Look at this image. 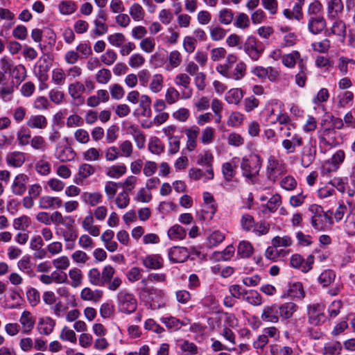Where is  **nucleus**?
Returning a JSON list of instances; mask_svg holds the SVG:
<instances>
[{"label":"nucleus","instance_id":"nucleus-40","mask_svg":"<svg viewBox=\"0 0 355 355\" xmlns=\"http://www.w3.org/2000/svg\"><path fill=\"white\" fill-rule=\"evenodd\" d=\"M164 87V77L160 73L154 74L149 83L150 90L155 94L160 92Z\"/></svg>","mask_w":355,"mask_h":355},{"label":"nucleus","instance_id":"nucleus-34","mask_svg":"<svg viewBox=\"0 0 355 355\" xmlns=\"http://www.w3.org/2000/svg\"><path fill=\"white\" fill-rule=\"evenodd\" d=\"M85 87L84 84L79 81H76L69 85L68 92L73 100L81 98V95L85 92Z\"/></svg>","mask_w":355,"mask_h":355},{"label":"nucleus","instance_id":"nucleus-31","mask_svg":"<svg viewBox=\"0 0 355 355\" xmlns=\"http://www.w3.org/2000/svg\"><path fill=\"white\" fill-rule=\"evenodd\" d=\"M81 198L83 201L91 207L96 206L102 202L103 196L100 192H84Z\"/></svg>","mask_w":355,"mask_h":355},{"label":"nucleus","instance_id":"nucleus-55","mask_svg":"<svg viewBox=\"0 0 355 355\" xmlns=\"http://www.w3.org/2000/svg\"><path fill=\"white\" fill-rule=\"evenodd\" d=\"M331 32L333 35L345 37L346 35V26L343 21L336 19L331 28Z\"/></svg>","mask_w":355,"mask_h":355},{"label":"nucleus","instance_id":"nucleus-54","mask_svg":"<svg viewBox=\"0 0 355 355\" xmlns=\"http://www.w3.org/2000/svg\"><path fill=\"white\" fill-rule=\"evenodd\" d=\"M83 157L85 161L87 162L98 161L101 157L100 149L94 147L89 148L83 153Z\"/></svg>","mask_w":355,"mask_h":355},{"label":"nucleus","instance_id":"nucleus-42","mask_svg":"<svg viewBox=\"0 0 355 355\" xmlns=\"http://www.w3.org/2000/svg\"><path fill=\"white\" fill-rule=\"evenodd\" d=\"M69 276L71 280L70 285L72 287L77 288L82 285L83 281V275L79 268H73L69 270Z\"/></svg>","mask_w":355,"mask_h":355},{"label":"nucleus","instance_id":"nucleus-46","mask_svg":"<svg viewBox=\"0 0 355 355\" xmlns=\"http://www.w3.org/2000/svg\"><path fill=\"white\" fill-rule=\"evenodd\" d=\"M247 66L245 62H238L234 70L230 71V79H233L234 80H241L246 73Z\"/></svg>","mask_w":355,"mask_h":355},{"label":"nucleus","instance_id":"nucleus-5","mask_svg":"<svg viewBox=\"0 0 355 355\" xmlns=\"http://www.w3.org/2000/svg\"><path fill=\"white\" fill-rule=\"evenodd\" d=\"M332 213H324L320 215H313L311 218V225L318 231L329 229L333 224Z\"/></svg>","mask_w":355,"mask_h":355},{"label":"nucleus","instance_id":"nucleus-28","mask_svg":"<svg viewBox=\"0 0 355 355\" xmlns=\"http://www.w3.org/2000/svg\"><path fill=\"white\" fill-rule=\"evenodd\" d=\"M182 62V56L181 53L178 50H173L170 52L167 57L165 69L168 71H172L173 69L180 67Z\"/></svg>","mask_w":355,"mask_h":355},{"label":"nucleus","instance_id":"nucleus-10","mask_svg":"<svg viewBox=\"0 0 355 355\" xmlns=\"http://www.w3.org/2000/svg\"><path fill=\"white\" fill-rule=\"evenodd\" d=\"M38 205L42 209H58L62 207L63 202L57 196H43L40 198Z\"/></svg>","mask_w":355,"mask_h":355},{"label":"nucleus","instance_id":"nucleus-60","mask_svg":"<svg viewBox=\"0 0 355 355\" xmlns=\"http://www.w3.org/2000/svg\"><path fill=\"white\" fill-rule=\"evenodd\" d=\"M234 19L233 12L227 8L222 9L218 12V21L221 24L229 25Z\"/></svg>","mask_w":355,"mask_h":355},{"label":"nucleus","instance_id":"nucleus-2","mask_svg":"<svg viewBox=\"0 0 355 355\" xmlns=\"http://www.w3.org/2000/svg\"><path fill=\"white\" fill-rule=\"evenodd\" d=\"M119 311L130 314L135 312L137 307V300L133 294L126 291H121L117 295Z\"/></svg>","mask_w":355,"mask_h":355},{"label":"nucleus","instance_id":"nucleus-29","mask_svg":"<svg viewBox=\"0 0 355 355\" xmlns=\"http://www.w3.org/2000/svg\"><path fill=\"white\" fill-rule=\"evenodd\" d=\"M128 12L130 18L135 21H143L146 15V12L142 6L136 2L130 5Z\"/></svg>","mask_w":355,"mask_h":355},{"label":"nucleus","instance_id":"nucleus-23","mask_svg":"<svg viewBox=\"0 0 355 355\" xmlns=\"http://www.w3.org/2000/svg\"><path fill=\"white\" fill-rule=\"evenodd\" d=\"M342 0H329L327 3V17L331 19H336L343 10Z\"/></svg>","mask_w":355,"mask_h":355},{"label":"nucleus","instance_id":"nucleus-30","mask_svg":"<svg viewBox=\"0 0 355 355\" xmlns=\"http://www.w3.org/2000/svg\"><path fill=\"white\" fill-rule=\"evenodd\" d=\"M315 151L313 145L309 144L306 145L302 150L301 163L304 167L309 166L315 159Z\"/></svg>","mask_w":355,"mask_h":355},{"label":"nucleus","instance_id":"nucleus-58","mask_svg":"<svg viewBox=\"0 0 355 355\" xmlns=\"http://www.w3.org/2000/svg\"><path fill=\"white\" fill-rule=\"evenodd\" d=\"M161 322L166 325V327L171 330L179 329L182 325L183 322L175 317H163L161 318Z\"/></svg>","mask_w":355,"mask_h":355},{"label":"nucleus","instance_id":"nucleus-12","mask_svg":"<svg viewBox=\"0 0 355 355\" xmlns=\"http://www.w3.org/2000/svg\"><path fill=\"white\" fill-rule=\"evenodd\" d=\"M26 124L31 130H44L48 125V120L44 115L32 114L27 119Z\"/></svg>","mask_w":355,"mask_h":355},{"label":"nucleus","instance_id":"nucleus-6","mask_svg":"<svg viewBox=\"0 0 355 355\" xmlns=\"http://www.w3.org/2000/svg\"><path fill=\"white\" fill-rule=\"evenodd\" d=\"M174 83L176 85L182 87L184 89L181 92L182 99H189L192 96L193 89L189 86L191 78L187 73H178L174 79Z\"/></svg>","mask_w":355,"mask_h":355},{"label":"nucleus","instance_id":"nucleus-37","mask_svg":"<svg viewBox=\"0 0 355 355\" xmlns=\"http://www.w3.org/2000/svg\"><path fill=\"white\" fill-rule=\"evenodd\" d=\"M253 253L254 248L250 242L248 241H242L239 243L237 254L241 258H249Z\"/></svg>","mask_w":355,"mask_h":355},{"label":"nucleus","instance_id":"nucleus-61","mask_svg":"<svg viewBox=\"0 0 355 355\" xmlns=\"http://www.w3.org/2000/svg\"><path fill=\"white\" fill-rule=\"evenodd\" d=\"M31 223L30 218L27 216H21L19 218H15L13 220V228L16 230H25Z\"/></svg>","mask_w":355,"mask_h":355},{"label":"nucleus","instance_id":"nucleus-52","mask_svg":"<svg viewBox=\"0 0 355 355\" xmlns=\"http://www.w3.org/2000/svg\"><path fill=\"white\" fill-rule=\"evenodd\" d=\"M31 135L28 129L20 128L17 132V140L21 146H25L31 144Z\"/></svg>","mask_w":355,"mask_h":355},{"label":"nucleus","instance_id":"nucleus-16","mask_svg":"<svg viewBox=\"0 0 355 355\" xmlns=\"http://www.w3.org/2000/svg\"><path fill=\"white\" fill-rule=\"evenodd\" d=\"M51 219L53 223L56 225H62L66 229L75 225V220L71 216H64L58 211H55L51 214Z\"/></svg>","mask_w":355,"mask_h":355},{"label":"nucleus","instance_id":"nucleus-44","mask_svg":"<svg viewBox=\"0 0 355 355\" xmlns=\"http://www.w3.org/2000/svg\"><path fill=\"white\" fill-rule=\"evenodd\" d=\"M345 229L348 234H355V207L349 209L345 221Z\"/></svg>","mask_w":355,"mask_h":355},{"label":"nucleus","instance_id":"nucleus-51","mask_svg":"<svg viewBox=\"0 0 355 355\" xmlns=\"http://www.w3.org/2000/svg\"><path fill=\"white\" fill-rule=\"evenodd\" d=\"M89 283L95 286H103L101 272L98 269L93 268L88 271L87 274Z\"/></svg>","mask_w":355,"mask_h":355},{"label":"nucleus","instance_id":"nucleus-11","mask_svg":"<svg viewBox=\"0 0 355 355\" xmlns=\"http://www.w3.org/2000/svg\"><path fill=\"white\" fill-rule=\"evenodd\" d=\"M28 180L27 175L24 173L18 174L11 185L12 192L16 196H22L26 191V184Z\"/></svg>","mask_w":355,"mask_h":355},{"label":"nucleus","instance_id":"nucleus-27","mask_svg":"<svg viewBox=\"0 0 355 355\" xmlns=\"http://www.w3.org/2000/svg\"><path fill=\"white\" fill-rule=\"evenodd\" d=\"M82 227L92 236L96 237L100 234V229L94 225V218L92 214H89L84 218Z\"/></svg>","mask_w":355,"mask_h":355},{"label":"nucleus","instance_id":"nucleus-36","mask_svg":"<svg viewBox=\"0 0 355 355\" xmlns=\"http://www.w3.org/2000/svg\"><path fill=\"white\" fill-rule=\"evenodd\" d=\"M302 145V138L301 136H295L294 138L284 139L282 141V146L287 153H293L297 146Z\"/></svg>","mask_w":355,"mask_h":355},{"label":"nucleus","instance_id":"nucleus-20","mask_svg":"<svg viewBox=\"0 0 355 355\" xmlns=\"http://www.w3.org/2000/svg\"><path fill=\"white\" fill-rule=\"evenodd\" d=\"M326 26V20L321 16L311 17L308 23L309 31L315 35L321 33Z\"/></svg>","mask_w":355,"mask_h":355},{"label":"nucleus","instance_id":"nucleus-41","mask_svg":"<svg viewBox=\"0 0 355 355\" xmlns=\"http://www.w3.org/2000/svg\"><path fill=\"white\" fill-rule=\"evenodd\" d=\"M139 107L141 109V116L146 118H150L151 116V98L148 95L144 94L141 96Z\"/></svg>","mask_w":355,"mask_h":355},{"label":"nucleus","instance_id":"nucleus-25","mask_svg":"<svg viewBox=\"0 0 355 355\" xmlns=\"http://www.w3.org/2000/svg\"><path fill=\"white\" fill-rule=\"evenodd\" d=\"M279 316L282 320H288L293 317V313L297 311V306L292 302H285L278 305Z\"/></svg>","mask_w":355,"mask_h":355},{"label":"nucleus","instance_id":"nucleus-7","mask_svg":"<svg viewBox=\"0 0 355 355\" xmlns=\"http://www.w3.org/2000/svg\"><path fill=\"white\" fill-rule=\"evenodd\" d=\"M107 15L103 10H100L96 18L94 20L92 34L95 36H101L108 31V26L106 24Z\"/></svg>","mask_w":355,"mask_h":355},{"label":"nucleus","instance_id":"nucleus-39","mask_svg":"<svg viewBox=\"0 0 355 355\" xmlns=\"http://www.w3.org/2000/svg\"><path fill=\"white\" fill-rule=\"evenodd\" d=\"M243 97V91L239 88L231 89L225 94V100L230 104H239Z\"/></svg>","mask_w":355,"mask_h":355},{"label":"nucleus","instance_id":"nucleus-63","mask_svg":"<svg viewBox=\"0 0 355 355\" xmlns=\"http://www.w3.org/2000/svg\"><path fill=\"white\" fill-rule=\"evenodd\" d=\"M215 130L212 127H206L202 130L200 135V141L202 144L207 145L214 141Z\"/></svg>","mask_w":355,"mask_h":355},{"label":"nucleus","instance_id":"nucleus-64","mask_svg":"<svg viewBox=\"0 0 355 355\" xmlns=\"http://www.w3.org/2000/svg\"><path fill=\"white\" fill-rule=\"evenodd\" d=\"M139 47L147 53H153L155 49V39L150 37L143 38L139 43Z\"/></svg>","mask_w":355,"mask_h":355},{"label":"nucleus","instance_id":"nucleus-48","mask_svg":"<svg viewBox=\"0 0 355 355\" xmlns=\"http://www.w3.org/2000/svg\"><path fill=\"white\" fill-rule=\"evenodd\" d=\"M58 10L62 15H71L76 10V5L70 0L62 1L58 5Z\"/></svg>","mask_w":355,"mask_h":355},{"label":"nucleus","instance_id":"nucleus-19","mask_svg":"<svg viewBox=\"0 0 355 355\" xmlns=\"http://www.w3.org/2000/svg\"><path fill=\"white\" fill-rule=\"evenodd\" d=\"M301 62L304 61L300 53L297 51H293L289 53L284 54L282 56V64L289 69L294 68L297 63L299 67V63Z\"/></svg>","mask_w":355,"mask_h":355},{"label":"nucleus","instance_id":"nucleus-43","mask_svg":"<svg viewBox=\"0 0 355 355\" xmlns=\"http://www.w3.org/2000/svg\"><path fill=\"white\" fill-rule=\"evenodd\" d=\"M336 273L332 270H325L318 277V282L322 286L326 287L334 283L336 279Z\"/></svg>","mask_w":355,"mask_h":355},{"label":"nucleus","instance_id":"nucleus-9","mask_svg":"<svg viewBox=\"0 0 355 355\" xmlns=\"http://www.w3.org/2000/svg\"><path fill=\"white\" fill-rule=\"evenodd\" d=\"M55 151V157L57 159L62 162H69L73 160L76 153L75 150L67 145H60L56 146Z\"/></svg>","mask_w":355,"mask_h":355},{"label":"nucleus","instance_id":"nucleus-22","mask_svg":"<svg viewBox=\"0 0 355 355\" xmlns=\"http://www.w3.org/2000/svg\"><path fill=\"white\" fill-rule=\"evenodd\" d=\"M6 161L8 165L17 168L21 166L26 161L24 153L12 151L7 154Z\"/></svg>","mask_w":355,"mask_h":355},{"label":"nucleus","instance_id":"nucleus-56","mask_svg":"<svg viewBox=\"0 0 355 355\" xmlns=\"http://www.w3.org/2000/svg\"><path fill=\"white\" fill-rule=\"evenodd\" d=\"M342 350V345L340 342L335 341L327 343L323 351V355H338Z\"/></svg>","mask_w":355,"mask_h":355},{"label":"nucleus","instance_id":"nucleus-26","mask_svg":"<svg viewBox=\"0 0 355 355\" xmlns=\"http://www.w3.org/2000/svg\"><path fill=\"white\" fill-rule=\"evenodd\" d=\"M292 9L286 8L283 10V15L288 19H296L300 21L303 18L302 3L291 2Z\"/></svg>","mask_w":355,"mask_h":355},{"label":"nucleus","instance_id":"nucleus-45","mask_svg":"<svg viewBox=\"0 0 355 355\" xmlns=\"http://www.w3.org/2000/svg\"><path fill=\"white\" fill-rule=\"evenodd\" d=\"M163 295V291L153 286H150L148 288L144 290L142 293H139V296L141 299L146 300H153L155 297L161 296Z\"/></svg>","mask_w":355,"mask_h":355},{"label":"nucleus","instance_id":"nucleus-59","mask_svg":"<svg viewBox=\"0 0 355 355\" xmlns=\"http://www.w3.org/2000/svg\"><path fill=\"white\" fill-rule=\"evenodd\" d=\"M26 295L28 303L33 307L36 306L40 302V293L35 288H28L26 291Z\"/></svg>","mask_w":355,"mask_h":355},{"label":"nucleus","instance_id":"nucleus-18","mask_svg":"<svg viewBox=\"0 0 355 355\" xmlns=\"http://www.w3.org/2000/svg\"><path fill=\"white\" fill-rule=\"evenodd\" d=\"M309 320L313 325H319L326 320V316L319 305H313L309 308Z\"/></svg>","mask_w":355,"mask_h":355},{"label":"nucleus","instance_id":"nucleus-21","mask_svg":"<svg viewBox=\"0 0 355 355\" xmlns=\"http://www.w3.org/2000/svg\"><path fill=\"white\" fill-rule=\"evenodd\" d=\"M103 295V291L99 289L92 290L89 287L84 288L80 292V298L84 301L99 302Z\"/></svg>","mask_w":355,"mask_h":355},{"label":"nucleus","instance_id":"nucleus-1","mask_svg":"<svg viewBox=\"0 0 355 355\" xmlns=\"http://www.w3.org/2000/svg\"><path fill=\"white\" fill-rule=\"evenodd\" d=\"M286 173L287 166L283 161L279 160L273 156L268 158L266 168V177L268 181L275 183Z\"/></svg>","mask_w":355,"mask_h":355},{"label":"nucleus","instance_id":"nucleus-47","mask_svg":"<svg viewBox=\"0 0 355 355\" xmlns=\"http://www.w3.org/2000/svg\"><path fill=\"white\" fill-rule=\"evenodd\" d=\"M67 74L62 68H55L52 71L51 80L55 85H64Z\"/></svg>","mask_w":355,"mask_h":355},{"label":"nucleus","instance_id":"nucleus-14","mask_svg":"<svg viewBox=\"0 0 355 355\" xmlns=\"http://www.w3.org/2000/svg\"><path fill=\"white\" fill-rule=\"evenodd\" d=\"M19 321L24 334H30L34 329L35 318L29 311H24L21 314Z\"/></svg>","mask_w":355,"mask_h":355},{"label":"nucleus","instance_id":"nucleus-53","mask_svg":"<svg viewBox=\"0 0 355 355\" xmlns=\"http://www.w3.org/2000/svg\"><path fill=\"white\" fill-rule=\"evenodd\" d=\"M209 34L212 41L218 42L225 37L227 31L220 26H215L209 28Z\"/></svg>","mask_w":355,"mask_h":355},{"label":"nucleus","instance_id":"nucleus-24","mask_svg":"<svg viewBox=\"0 0 355 355\" xmlns=\"http://www.w3.org/2000/svg\"><path fill=\"white\" fill-rule=\"evenodd\" d=\"M143 265L150 270H157L163 266L162 258L158 254H150L141 259Z\"/></svg>","mask_w":355,"mask_h":355},{"label":"nucleus","instance_id":"nucleus-35","mask_svg":"<svg viewBox=\"0 0 355 355\" xmlns=\"http://www.w3.org/2000/svg\"><path fill=\"white\" fill-rule=\"evenodd\" d=\"M61 235L66 243H71V247H68V249H73L75 248V241L78 237V232L75 225L62 230Z\"/></svg>","mask_w":355,"mask_h":355},{"label":"nucleus","instance_id":"nucleus-49","mask_svg":"<svg viewBox=\"0 0 355 355\" xmlns=\"http://www.w3.org/2000/svg\"><path fill=\"white\" fill-rule=\"evenodd\" d=\"M168 236L171 240H182L186 236V231L180 225H175L168 230Z\"/></svg>","mask_w":355,"mask_h":355},{"label":"nucleus","instance_id":"nucleus-8","mask_svg":"<svg viewBox=\"0 0 355 355\" xmlns=\"http://www.w3.org/2000/svg\"><path fill=\"white\" fill-rule=\"evenodd\" d=\"M262 321L270 323H277L279 320L277 304L265 306L261 314Z\"/></svg>","mask_w":355,"mask_h":355},{"label":"nucleus","instance_id":"nucleus-17","mask_svg":"<svg viewBox=\"0 0 355 355\" xmlns=\"http://www.w3.org/2000/svg\"><path fill=\"white\" fill-rule=\"evenodd\" d=\"M55 326V321L50 317L42 318L39 320L37 329L40 334L50 335Z\"/></svg>","mask_w":355,"mask_h":355},{"label":"nucleus","instance_id":"nucleus-13","mask_svg":"<svg viewBox=\"0 0 355 355\" xmlns=\"http://www.w3.org/2000/svg\"><path fill=\"white\" fill-rule=\"evenodd\" d=\"M187 136L186 146L189 151L193 150L197 146V139L200 132L198 126L193 125L189 128H185L183 130Z\"/></svg>","mask_w":355,"mask_h":355},{"label":"nucleus","instance_id":"nucleus-33","mask_svg":"<svg viewBox=\"0 0 355 355\" xmlns=\"http://www.w3.org/2000/svg\"><path fill=\"white\" fill-rule=\"evenodd\" d=\"M127 172V167L125 164L112 165L106 168L105 174L112 179H119Z\"/></svg>","mask_w":355,"mask_h":355},{"label":"nucleus","instance_id":"nucleus-3","mask_svg":"<svg viewBox=\"0 0 355 355\" xmlns=\"http://www.w3.org/2000/svg\"><path fill=\"white\" fill-rule=\"evenodd\" d=\"M261 167V157L257 155H250L248 159H243L241 168L243 174L248 178L256 176Z\"/></svg>","mask_w":355,"mask_h":355},{"label":"nucleus","instance_id":"nucleus-15","mask_svg":"<svg viewBox=\"0 0 355 355\" xmlns=\"http://www.w3.org/2000/svg\"><path fill=\"white\" fill-rule=\"evenodd\" d=\"M169 259L174 263H182L189 257V252L186 248L173 247L168 251Z\"/></svg>","mask_w":355,"mask_h":355},{"label":"nucleus","instance_id":"nucleus-4","mask_svg":"<svg viewBox=\"0 0 355 355\" xmlns=\"http://www.w3.org/2000/svg\"><path fill=\"white\" fill-rule=\"evenodd\" d=\"M245 53L254 61H257L263 49L260 46L257 39L254 36H248L243 45Z\"/></svg>","mask_w":355,"mask_h":355},{"label":"nucleus","instance_id":"nucleus-62","mask_svg":"<svg viewBox=\"0 0 355 355\" xmlns=\"http://www.w3.org/2000/svg\"><path fill=\"white\" fill-rule=\"evenodd\" d=\"M109 43L115 47L120 48L125 42V36L122 33H114L108 36Z\"/></svg>","mask_w":355,"mask_h":355},{"label":"nucleus","instance_id":"nucleus-50","mask_svg":"<svg viewBox=\"0 0 355 355\" xmlns=\"http://www.w3.org/2000/svg\"><path fill=\"white\" fill-rule=\"evenodd\" d=\"M31 146L35 150L44 153L47 149V144L42 136L35 135L31 140Z\"/></svg>","mask_w":355,"mask_h":355},{"label":"nucleus","instance_id":"nucleus-32","mask_svg":"<svg viewBox=\"0 0 355 355\" xmlns=\"http://www.w3.org/2000/svg\"><path fill=\"white\" fill-rule=\"evenodd\" d=\"M309 74V70L304 62L299 63L298 72L295 76V80L297 85L303 87L306 85Z\"/></svg>","mask_w":355,"mask_h":355},{"label":"nucleus","instance_id":"nucleus-38","mask_svg":"<svg viewBox=\"0 0 355 355\" xmlns=\"http://www.w3.org/2000/svg\"><path fill=\"white\" fill-rule=\"evenodd\" d=\"M243 300L252 306H259L262 304L261 295L254 290H246Z\"/></svg>","mask_w":355,"mask_h":355},{"label":"nucleus","instance_id":"nucleus-57","mask_svg":"<svg viewBox=\"0 0 355 355\" xmlns=\"http://www.w3.org/2000/svg\"><path fill=\"white\" fill-rule=\"evenodd\" d=\"M181 98L180 93L175 87H168L165 94V101L168 105H173Z\"/></svg>","mask_w":355,"mask_h":355}]
</instances>
